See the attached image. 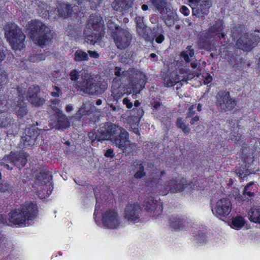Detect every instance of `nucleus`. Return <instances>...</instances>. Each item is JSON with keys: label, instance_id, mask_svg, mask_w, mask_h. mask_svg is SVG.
I'll list each match as a JSON object with an SVG mask.
<instances>
[{"label": "nucleus", "instance_id": "nucleus-1", "mask_svg": "<svg viewBox=\"0 0 260 260\" xmlns=\"http://www.w3.org/2000/svg\"><path fill=\"white\" fill-rule=\"evenodd\" d=\"M88 137L93 143L95 140H109L122 150L126 149L131 145L128 132L123 128L113 123L104 124L98 133L90 132Z\"/></svg>", "mask_w": 260, "mask_h": 260}, {"label": "nucleus", "instance_id": "nucleus-2", "mask_svg": "<svg viewBox=\"0 0 260 260\" xmlns=\"http://www.w3.org/2000/svg\"><path fill=\"white\" fill-rule=\"evenodd\" d=\"M70 78L74 88L81 94H95L103 92L107 87L105 83L98 85L92 76L88 73H82L74 69L70 73Z\"/></svg>", "mask_w": 260, "mask_h": 260}, {"label": "nucleus", "instance_id": "nucleus-3", "mask_svg": "<svg viewBox=\"0 0 260 260\" xmlns=\"http://www.w3.org/2000/svg\"><path fill=\"white\" fill-rule=\"evenodd\" d=\"M30 37L35 43L39 45H48L52 39L48 27L38 20H31L26 25Z\"/></svg>", "mask_w": 260, "mask_h": 260}, {"label": "nucleus", "instance_id": "nucleus-4", "mask_svg": "<svg viewBox=\"0 0 260 260\" xmlns=\"http://www.w3.org/2000/svg\"><path fill=\"white\" fill-rule=\"evenodd\" d=\"M37 207L35 204H27L21 210H16L9 214V220L11 223L19 226L29 224L28 221L36 216Z\"/></svg>", "mask_w": 260, "mask_h": 260}, {"label": "nucleus", "instance_id": "nucleus-5", "mask_svg": "<svg viewBox=\"0 0 260 260\" xmlns=\"http://www.w3.org/2000/svg\"><path fill=\"white\" fill-rule=\"evenodd\" d=\"M93 215L96 222L98 218H101L103 225L105 228L116 229L121 226V218L114 210L101 209L96 206Z\"/></svg>", "mask_w": 260, "mask_h": 260}, {"label": "nucleus", "instance_id": "nucleus-6", "mask_svg": "<svg viewBox=\"0 0 260 260\" xmlns=\"http://www.w3.org/2000/svg\"><path fill=\"white\" fill-rule=\"evenodd\" d=\"M103 28V22L101 17L98 15H91L84 31L86 42L93 45L99 41Z\"/></svg>", "mask_w": 260, "mask_h": 260}, {"label": "nucleus", "instance_id": "nucleus-7", "mask_svg": "<svg viewBox=\"0 0 260 260\" xmlns=\"http://www.w3.org/2000/svg\"><path fill=\"white\" fill-rule=\"evenodd\" d=\"M5 34L13 49L20 50L24 47L25 36L16 25L9 24L7 25Z\"/></svg>", "mask_w": 260, "mask_h": 260}, {"label": "nucleus", "instance_id": "nucleus-8", "mask_svg": "<svg viewBox=\"0 0 260 260\" xmlns=\"http://www.w3.org/2000/svg\"><path fill=\"white\" fill-rule=\"evenodd\" d=\"M27 156V154L23 152L19 153L11 152L9 155L3 158L0 165L4 166L8 170H12L14 166L18 168H21L26 163Z\"/></svg>", "mask_w": 260, "mask_h": 260}, {"label": "nucleus", "instance_id": "nucleus-9", "mask_svg": "<svg viewBox=\"0 0 260 260\" xmlns=\"http://www.w3.org/2000/svg\"><path fill=\"white\" fill-rule=\"evenodd\" d=\"M107 26L111 29L115 28L117 30L114 39L118 48L124 49L129 46L132 40V36L127 29L118 30L117 27L110 21H108Z\"/></svg>", "mask_w": 260, "mask_h": 260}, {"label": "nucleus", "instance_id": "nucleus-10", "mask_svg": "<svg viewBox=\"0 0 260 260\" xmlns=\"http://www.w3.org/2000/svg\"><path fill=\"white\" fill-rule=\"evenodd\" d=\"M192 10V15L198 17H203L207 15L212 6L211 0H189Z\"/></svg>", "mask_w": 260, "mask_h": 260}, {"label": "nucleus", "instance_id": "nucleus-11", "mask_svg": "<svg viewBox=\"0 0 260 260\" xmlns=\"http://www.w3.org/2000/svg\"><path fill=\"white\" fill-rule=\"evenodd\" d=\"M232 210V203L227 198H222L217 201L212 207L213 214L220 219L226 217Z\"/></svg>", "mask_w": 260, "mask_h": 260}, {"label": "nucleus", "instance_id": "nucleus-12", "mask_svg": "<svg viewBox=\"0 0 260 260\" xmlns=\"http://www.w3.org/2000/svg\"><path fill=\"white\" fill-rule=\"evenodd\" d=\"M142 209L138 203H129L125 207L123 217L128 222L137 223L140 220Z\"/></svg>", "mask_w": 260, "mask_h": 260}, {"label": "nucleus", "instance_id": "nucleus-13", "mask_svg": "<svg viewBox=\"0 0 260 260\" xmlns=\"http://www.w3.org/2000/svg\"><path fill=\"white\" fill-rule=\"evenodd\" d=\"M217 99V106L222 111L232 110L236 105V101L231 97L229 92L219 93Z\"/></svg>", "mask_w": 260, "mask_h": 260}, {"label": "nucleus", "instance_id": "nucleus-14", "mask_svg": "<svg viewBox=\"0 0 260 260\" xmlns=\"http://www.w3.org/2000/svg\"><path fill=\"white\" fill-rule=\"evenodd\" d=\"M189 185L184 178H180L170 180L165 185L164 194H167L169 191L172 192H181Z\"/></svg>", "mask_w": 260, "mask_h": 260}, {"label": "nucleus", "instance_id": "nucleus-15", "mask_svg": "<svg viewBox=\"0 0 260 260\" xmlns=\"http://www.w3.org/2000/svg\"><path fill=\"white\" fill-rule=\"evenodd\" d=\"M17 91L18 92V100L16 101V99H15V102L11 104V107L15 109L18 117H22L27 114V112L25 104L23 101L25 90L19 88L17 89Z\"/></svg>", "mask_w": 260, "mask_h": 260}, {"label": "nucleus", "instance_id": "nucleus-16", "mask_svg": "<svg viewBox=\"0 0 260 260\" xmlns=\"http://www.w3.org/2000/svg\"><path fill=\"white\" fill-rule=\"evenodd\" d=\"M248 34H244L236 43L237 48L245 51H249L259 41L258 37H255L253 40H248Z\"/></svg>", "mask_w": 260, "mask_h": 260}, {"label": "nucleus", "instance_id": "nucleus-17", "mask_svg": "<svg viewBox=\"0 0 260 260\" xmlns=\"http://www.w3.org/2000/svg\"><path fill=\"white\" fill-rule=\"evenodd\" d=\"M131 73H137L135 80L132 82V91L136 93H139L144 87L145 84V75L141 72L133 70L129 71Z\"/></svg>", "mask_w": 260, "mask_h": 260}, {"label": "nucleus", "instance_id": "nucleus-18", "mask_svg": "<svg viewBox=\"0 0 260 260\" xmlns=\"http://www.w3.org/2000/svg\"><path fill=\"white\" fill-rule=\"evenodd\" d=\"M39 91V88L38 86L30 87L26 96L28 101L35 106H40L45 102L44 99L39 98L37 96Z\"/></svg>", "mask_w": 260, "mask_h": 260}, {"label": "nucleus", "instance_id": "nucleus-19", "mask_svg": "<svg viewBox=\"0 0 260 260\" xmlns=\"http://www.w3.org/2000/svg\"><path fill=\"white\" fill-rule=\"evenodd\" d=\"M145 209L149 213H153L154 216H158L161 213L162 207L161 203L151 198L145 203Z\"/></svg>", "mask_w": 260, "mask_h": 260}, {"label": "nucleus", "instance_id": "nucleus-20", "mask_svg": "<svg viewBox=\"0 0 260 260\" xmlns=\"http://www.w3.org/2000/svg\"><path fill=\"white\" fill-rule=\"evenodd\" d=\"M189 79L188 77H181L175 74L171 75L170 76L164 78V84L166 86L171 87L179 81H186Z\"/></svg>", "mask_w": 260, "mask_h": 260}, {"label": "nucleus", "instance_id": "nucleus-21", "mask_svg": "<svg viewBox=\"0 0 260 260\" xmlns=\"http://www.w3.org/2000/svg\"><path fill=\"white\" fill-rule=\"evenodd\" d=\"M218 36L219 38H220L221 36V37L223 38L224 35L222 32V28L219 24H211L207 36H205L206 40H210L211 38V36Z\"/></svg>", "mask_w": 260, "mask_h": 260}, {"label": "nucleus", "instance_id": "nucleus-22", "mask_svg": "<svg viewBox=\"0 0 260 260\" xmlns=\"http://www.w3.org/2000/svg\"><path fill=\"white\" fill-rule=\"evenodd\" d=\"M95 112H99V111L94 105L90 102H86L83 104L81 108L79 110L77 115L81 116L84 115H89Z\"/></svg>", "mask_w": 260, "mask_h": 260}, {"label": "nucleus", "instance_id": "nucleus-23", "mask_svg": "<svg viewBox=\"0 0 260 260\" xmlns=\"http://www.w3.org/2000/svg\"><path fill=\"white\" fill-rule=\"evenodd\" d=\"M132 0H115L112 7L116 11L127 10L131 7Z\"/></svg>", "mask_w": 260, "mask_h": 260}, {"label": "nucleus", "instance_id": "nucleus-24", "mask_svg": "<svg viewBox=\"0 0 260 260\" xmlns=\"http://www.w3.org/2000/svg\"><path fill=\"white\" fill-rule=\"evenodd\" d=\"M61 108L59 100L56 99L51 100L48 112L50 113H54L57 116L62 113Z\"/></svg>", "mask_w": 260, "mask_h": 260}, {"label": "nucleus", "instance_id": "nucleus-25", "mask_svg": "<svg viewBox=\"0 0 260 260\" xmlns=\"http://www.w3.org/2000/svg\"><path fill=\"white\" fill-rule=\"evenodd\" d=\"M248 216L251 221L260 223V208H251L248 213Z\"/></svg>", "mask_w": 260, "mask_h": 260}, {"label": "nucleus", "instance_id": "nucleus-26", "mask_svg": "<svg viewBox=\"0 0 260 260\" xmlns=\"http://www.w3.org/2000/svg\"><path fill=\"white\" fill-rule=\"evenodd\" d=\"M57 123L56 124V128H66L70 126V122L67 116L63 113L57 116Z\"/></svg>", "mask_w": 260, "mask_h": 260}, {"label": "nucleus", "instance_id": "nucleus-27", "mask_svg": "<svg viewBox=\"0 0 260 260\" xmlns=\"http://www.w3.org/2000/svg\"><path fill=\"white\" fill-rule=\"evenodd\" d=\"M245 221L241 216H236L232 218L231 226L235 229L239 230L245 224Z\"/></svg>", "mask_w": 260, "mask_h": 260}, {"label": "nucleus", "instance_id": "nucleus-28", "mask_svg": "<svg viewBox=\"0 0 260 260\" xmlns=\"http://www.w3.org/2000/svg\"><path fill=\"white\" fill-rule=\"evenodd\" d=\"M71 6L67 4H62L58 8V12L59 16L66 17L71 14L72 9Z\"/></svg>", "mask_w": 260, "mask_h": 260}, {"label": "nucleus", "instance_id": "nucleus-29", "mask_svg": "<svg viewBox=\"0 0 260 260\" xmlns=\"http://www.w3.org/2000/svg\"><path fill=\"white\" fill-rule=\"evenodd\" d=\"M253 184V182H251L249 183H248L244 188L243 195H238L237 197H236V199H237L238 200H240L242 201H245L246 200V195L248 196L250 198L253 197L254 196V192L249 190V187Z\"/></svg>", "mask_w": 260, "mask_h": 260}, {"label": "nucleus", "instance_id": "nucleus-30", "mask_svg": "<svg viewBox=\"0 0 260 260\" xmlns=\"http://www.w3.org/2000/svg\"><path fill=\"white\" fill-rule=\"evenodd\" d=\"M88 54L81 50H78L75 53L74 60L75 61H83L88 60Z\"/></svg>", "mask_w": 260, "mask_h": 260}, {"label": "nucleus", "instance_id": "nucleus-31", "mask_svg": "<svg viewBox=\"0 0 260 260\" xmlns=\"http://www.w3.org/2000/svg\"><path fill=\"white\" fill-rule=\"evenodd\" d=\"M176 124L177 126L181 129L185 134H187L189 133V127L186 124V121L184 120H183L182 118H179L177 119Z\"/></svg>", "mask_w": 260, "mask_h": 260}, {"label": "nucleus", "instance_id": "nucleus-32", "mask_svg": "<svg viewBox=\"0 0 260 260\" xmlns=\"http://www.w3.org/2000/svg\"><path fill=\"white\" fill-rule=\"evenodd\" d=\"M181 55L186 62H189L190 61V57L194 55L193 50L191 48V46H187L186 50L182 52Z\"/></svg>", "mask_w": 260, "mask_h": 260}, {"label": "nucleus", "instance_id": "nucleus-33", "mask_svg": "<svg viewBox=\"0 0 260 260\" xmlns=\"http://www.w3.org/2000/svg\"><path fill=\"white\" fill-rule=\"evenodd\" d=\"M47 6L45 3H42L41 5H39L38 6V13L42 17H46L49 15H52V14L51 12H49L48 10H47Z\"/></svg>", "mask_w": 260, "mask_h": 260}, {"label": "nucleus", "instance_id": "nucleus-34", "mask_svg": "<svg viewBox=\"0 0 260 260\" xmlns=\"http://www.w3.org/2000/svg\"><path fill=\"white\" fill-rule=\"evenodd\" d=\"M11 107L4 96H0V112L8 110Z\"/></svg>", "mask_w": 260, "mask_h": 260}, {"label": "nucleus", "instance_id": "nucleus-35", "mask_svg": "<svg viewBox=\"0 0 260 260\" xmlns=\"http://www.w3.org/2000/svg\"><path fill=\"white\" fill-rule=\"evenodd\" d=\"M183 223L182 219L177 217H173L171 220V225L175 230H180Z\"/></svg>", "mask_w": 260, "mask_h": 260}, {"label": "nucleus", "instance_id": "nucleus-36", "mask_svg": "<svg viewBox=\"0 0 260 260\" xmlns=\"http://www.w3.org/2000/svg\"><path fill=\"white\" fill-rule=\"evenodd\" d=\"M34 136L26 135L22 137V140L25 146H29L33 144L34 142Z\"/></svg>", "mask_w": 260, "mask_h": 260}, {"label": "nucleus", "instance_id": "nucleus-37", "mask_svg": "<svg viewBox=\"0 0 260 260\" xmlns=\"http://www.w3.org/2000/svg\"><path fill=\"white\" fill-rule=\"evenodd\" d=\"M236 174L241 178H244L246 176L248 175L250 172L249 170L243 168H238L236 170Z\"/></svg>", "mask_w": 260, "mask_h": 260}, {"label": "nucleus", "instance_id": "nucleus-38", "mask_svg": "<svg viewBox=\"0 0 260 260\" xmlns=\"http://www.w3.org/2000/svg\"><path fill=\"white\" fill-rule=\"evenodd\" d=\"M136 23H137V31L138 33L143 37H144L145 35V32H143V30H140V28L143 27L144 25V23L142 22L141 18H138L136 19Z\"/></svg>", "mask_w": 260, "mask_h": 260}, {"label": "nucleus", "instance_id": "nucleus-39", "mask_svg": "<svg viewBox=\"0 0 260 260\" xmlns=\"http://www.w3.org/2000/svg\"><path fill=\"white\" fill-rule=\"evenodd\" d=\"M12 120L8 117L0 118V127L2 128L8 127L11 125Z\"/></svg>", "mask_w": 260, "mask_h": 260}, {"label": "nucleus", "instance_id": "nucleus-40", "mask_svg": "<svg viewBox=\"0 0 260 260\" xmlns=\"http://www.w3.org/2000/svg\"><path fill=\"white\" fill-rule=\"evenodd\" d=\"M153 6L158 10H159L162 8L165 4L166 0H151Z\"/></svg>", "mask_w": 260, "mask_h": 260}, {"label": "nucleus", "instance_id": "nucleus-41", "mask_svg": "<svg viewBox=\"0 0 260 260\" xmlns=\"http://www.w3.org/2000/svg\"><path fill=\"white\" fill-rule=\"evenodd\" d=\"M46 56L43 54H36L30 57L31 62H36L45 59Z\"/></svg>", "mask_w": 260, "mask_h": 260}, {"label": "nucleus", "instance_id": "nucleus-42", "mask_svg": "<svg viewBox=\"0 0 260 260\" xmlns=\"http://www.w3.org/2000/svg\"><path fill=\"white\" fill-rule=\"evenodd\" d=\"M138 170L136 172L135 177L137 178H140L143 177L145 174L144 172V167L141 164H140L138 165Z\"/></svg>", "mask_w": 260, "mask_h": 260}, {"label": "nucleus", "instance_id": "nucleus-43", "mask_svg": "<svg viewBox=\"0 0 260 260\" xmlns=\"http://www.w3.org/2000/svg\"><path fill=\"white\" fill-rule=\"evenodd\" d=\"M8 80L6 73L0 69V86L6 83Z\"/></svg>", "mask_w": 260, "mask_h": 260}, {"label": "nucleus", "instance_id": "nucleus-44", "mask_svg": "<svg viewBox=\"0 0 260 260\" xmlns=\"http://www.w3.org/2000/svg\"><path fill=\"white\" fill-rule=\"evenodd\" d=\"M112 95L115 100H118L122 96L123 94L122 93L117 92V90L115 88H113L112 90Z\"/></svg>", "mask_w": 260, "mask_h": 260}, {"label": "nucleus", "instance_id": "nucleus-45", "mask_svg": "<svg viewBox=\"0 0 260 260\" xmlns=\"http://www.w3.org/2000/svg\"><path fill=\"white\" fill-rule=\"evenodd\" d=\"M180 12L182 13L184 16H188L190 13V11L187 7L185 6H183L181 7L180 9Z\"/></svg>", "mask_w": 260, "mask_h": 260}, {"label": "nucleus", "instance_id": "nucleus-46", "mask_svg": "<svg viewBox=\"0 0 260 260\" xmlns=\"http://www.w3.org/2000/svg\"><path fill=\"white\" fill-rule=\"evenodd\" d=\"M88 53L91 58H98L100 56L99 54L95 51L88 50Z\"/></svg>", "mask_w": 260, "mask_h": 260}, {"label": "nucleus", "instance_id": "nucleus-47", "mask_svg": "<svg viewBox=\"0 0 260 260\" xmlns=\"http://www.w3.org/2000/svg\"><path fill=\"white\" fill-rule=\"evenodd\" d=\"M123 104L125 105L126 107L128 109H131L133 107L132 102H130V101L127 98H124L123 100Z\"/></svg>", "mask_w": 260, "mask_h": 260}, {"label": "nucleus", "instance_id": "nucleus-48", "mask_svg": "<svg viewBox=\"0 0 260 260\" xmlns=\"http://www.w3.org/2000/svg\"><path fill=\"white\" fill-rule=\"evenodd\" d=\"M205 79L204 80V82L205 84H207L210 83L212 80V77L208 74H206L205 76H204Z\"/></svg>", "mask_w": 260, "mask_h": 260}, {"label": "nucleus", "instance_id": "nucleus-49", "mask_svg": "<svg viewBox=\"0 0 260 260\" xmlns=\"http://www.w3.org/2000/svg\"><path fill=\"white\" fill-rule=\"evenodd\" d=\"M174 17H173V19L170 17V18H167L166 19L165 22L167 25L171 26L174 23Z\"/></svg>", "mask_w": 260, "mask_h": 260}, {"label": "nucleus", "instance_id": "nucleus-50", "mask_svg": "<svg viewBox=\"0 0 260 260\" xmlns=\"http://www.w3.org/2000/svg\"><path fill=\"white\" fill-rule=\"evenodd\" d=\"M194 109L195 107H194V106H191V107H190V108H189V111L188 112L187 117L192 116V115H194V114L195 113V111L194 110Z\"/></svg>", "mask_w": 260, "mask_h": 260}, {"label": "nucleus", "instance_id": "nucleus-51", "mask_svg": "<svg viewBox=\"0 0 260 260\" xmlns=\"http://www.w3.org/2000/svg\"><path fill=\"white\" fill-rule=\"evenodd\" d=\"M60 94V90L58 88L55 87L54 90L51 92V95L53 96L56 97L59 96Z\"/></svg>", "mask_w": 260, "mask_h": 260}, {"label": "nucleus", "instance_id": "nucleus-52", "mask_svg": "<svg viewBox=\"0 0 260 260\" xmlns=\"http://www.w3.org/2000/svg\"><path fill=\"white\" fill-rule=\"evenodd\" d=\"M205 239V235L202 234L201 235H199L197 237V240L200 243H203Z\"/></svg>", "mask_w": 260, "mask_h": 260}, {"label": "nucleus", "instance_id": "nucleus-53", "mask_svg": "<svg viewBox=\"0 0 260 260\" xmlns=\"http://www.w3.org/2000/svg\"><path fill=\"white\" fill-rule=\"evenodd\" d=\"M164 40V36L162 35H159L155 39V41L157 43H161Z\"/></svg>", "mask_w": 260, "mask_h": 260}, {"label": "nucleus", "instance_id": "nucleus-54", "mask_svg": "<svg viewBox=\"0 0 260 260\" xmlns=\"http://www.w3.org/2000/svg\"><path fill=\"white\" fill-rule=\"evenodd\" d=\"M200 120V117L198 116H196L192 118L190 121L191 125L195 124Z\"/></svg>", "mask_w": 260, "mask_h": 260}, {"label": "nucleus", "instance_id": "nucleus-55", "mask_svg": "<svg viewBox=\"0 0 260 260\" xmlns=\"http://www.w3.org/2000/svg\"><path fill=\"white\" fill-rule=\"evenodd\" d=\"M113 150L111 149H109L107 150L105 153L106 157H112L113 156Z\"/></svg>", "mask_w": 260, "mask_h": 260}, {"label": "nucleus", "instance_id": "nucleus-56", "mask_svg": "<svg viewBox=\"0 0 260 260\" xmlns=\"http://www.w3.org/2000/svg\"><path fill=\"white\" fill-rule=\"evenodd\" d=\"M121 69L118 67L115 68V75L117 76H120L121 75Z\"/></svg>", "mask_w": 260, "mask_h": 260}, {"label": "nucleus", "instance_id": "nucleus-57", "mask_svg": "<svg viewBox=\"0 0 260 260\" xmlns=\"http://www.w3.org/2000/svg\"><path fill=\"white\" fill-rule=\"evenodd\" d=\"M5 55L3 51L0 49V62H1L5 58Z\"/></svg>", "mask_w": 260, "mask_h": 260}, {"label": "nucleus", "instance_id": "nucleus-58", "mask_svg": "<svg viewBox=\"0 0 260 260\" xmlns=\"http://www.w3.org/2000/svg\"><path fill=\"white\" fill-rule=\"evenodd\" d=\"M66 110L68 112L71 111L73 110L72 106L71 105H67L66 108Z\"/></svg>", "mask_w": 260, "mask_h": 260}, {"label": "nucleus", "instance_id": "nucleus-59", "mask_svg": "<svg viewBox=\"0 0 260 260\" xmlns=\"http://www.w3.org/2000/svg\"><path fill=\"white\" fill-rule=\"evenodd\" d=\"M140 30H143V32H145L146 35L147 32V30H148V28L147 27H145V26H144L143 27L140 28Z\"/></svg>", "mask_w": 260, "mask_h": 260}, {"label": "nucleus", "instance_id": "nucleus-60", "mask_svg": "<svg viewBox=\"0 0 260 260\" xmlns=\"http://www.w3.org/2000/svg\"><path fill=\"white\" fill-rule=\"evenodd\" d=\"M231 139L233 141L238 142L239 141V140H240V137L234 136V138L232 137Z\"/></svg>", "mask_w": 260, "mask_h": 260}, {"label": "nucleus", "instance_id": "nucleus-61", "mask_svg": "<svg viewBox=\"0 0 260 260\" xmlns=\"http://www.w3.org/2000/svg\"><path fill=\"white\" fill-rule=\"evenodd\" d=\"M142 9L143 11H146L147 10H148V6H147V5H143L142 6Z\"/></svg>", "mask_w": 260, "mask_h": 260}, {"label": "nucleus", "instance_id": "nucleus-62", "mask_svg": "<svg viewBox=\"0 0 260 260\" xmlns=\"http://www.w3.org/2000/svg\"><path fill=\"white\" fill-rule=\"evenodd\" d=\"M197 66H198V64H197L196 63L192 62V63H191V67H192V68H197Z\"/></svg>", "mask_w": 260, "mask_h": 260}, {"label": "nucleus", "instance_id": "nucleus-63", "mask_svg": "<svg viewBox=\"0 0 260 260\" xmlns=\"http://www.w3.org/2000/svg\"><path fill=\"white\" fill-rule=\"evenodd\" d=\"M133 132L136 134H139V129L138 128H134L133 130Z\"/></svg>", "mask_w": 260, "mask_h": 260}, {"label": "nucleus", "instance_id": "nucleus-64", "mask_svg": "<svg viewBox=\"0 0 260 260\" xmlns=\"http://www.w3.org/2000/svg\"><path fill=\"white\" fill-rule=\"evenodd\" d=\"M102 104V100L100 99H99L96 102V104L97 105H100Z\"/></svg>", "mask_w": 260, "mask_h": 260}]
</instances>
